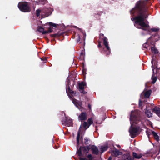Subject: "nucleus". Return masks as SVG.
I'll list each match as a JSON object with an SVG mask.
<instances>
[{"label":"nucleus","instance_id":"nucleus-2","mask_svg":"<svg viewBox=\"0 0 160 160\" xmlns=\"http://www.w3.org/2000/svg\"><path fill=\"white\" fill-rule=\"evenodd\" d=\"M140 112L138 110L134 111H132L131 114L130 120L131 127L129 130L130 135L132 138H134L137 135L139 129V127H133L134 123L137 124L138 121L140 120Z\"/></svg>","mask_w":160,"mask_h":160},{"label":"nucleus","instance_id":"nucleus-41","mask_svg":"<svg viewBox=\"0 0 160 160\" xmlns=\"http://www.w3.org/2000/svg\"><path fill=\"white\" fill-rule=\"evenodd\" d=\"M101 46V45L100 44L98 45V47H100Z\"/></svg>","mask_w":160,"mask_h":160},{"label":"nucleus","instance_id":"nucleus-29","mask_svg":"<svg viewBox=\"0 0 160 160\" xmlns=\"http://www.w3.org/2000/svg\"><path fill=\"white\" fill-rule=\"evenodd\" d=\"M152 83L153 84L154 83L157 81V78L156 76H154L153 75L152 77Z\"/></svg>","mask_w":160,"mask_h":160},{"label":"nucleus","instance_id":"nucleus-27","mask_svg":"<svg viewBox=\"0 0 160 160\" xmlns=\"http://www.w3.org/2000/svg\"><path fill=\"white\" fill-rule=\"evenodd\" d=\"M149 47V45L147 43H144L142 46V49H148Z\"/></svg>","mask_w":160,"mask_h":160},{"label":"nucleus","instance_id":"nucleus-22","mask_svg":"<svg viewBox=\"0 0 160 160\" xmlns=\"http://www.w3.org/2000/svg\"><path fill=\"white\" fill-rule=\"evenodd\" d=\"M151 92L152 91L150 90L146 91L144 93L145 97L146 98H149L151 95Z\"/></svg>","mask_w":160,"mask_h":160},{"label":"nucleus","instance_id":"nucleus-38","mask_svg":"<svg viewBox=\"0 0 160 160\" xmlns=\"http://www.w3.org/2000/svg\"><path fill=\"white\" fill-rule=\"evenodd\" d=\"M108 160H112V158L111 157H109L108 158Z\"/></svg>","mask_w":160,"mask_h":160},{"label":"nucleus","instance_id":"nucleus-20","mask_svg":"<svg viewBox=\"0 0 160 160\" xmlns=\"http://www.w3.org/2000/svg\"><path fill=\"white\" fill-rule=\"evenodd\" d=\"M146 133L148 137V138H149V136L150 135L152 134L153 135V132H154V131H152L149 129H147L146 131Z\"/></svg>","mask_w":160,"mask_h":160},{"label":"nucleus","instance_id":"nucleus-23","mask_svg":"<svg viewBox=\"0 0 160 160\" xmlns=\"http://www.w3.org/2000/svg\"><path fill=\"white\" fill-rule=\"evenodd\" d=\"M145 113L148 118L151 117L152 114L150 111L147 110L145 111Z\"/></svg>","mask_w":160,"mask_h":160},{"label":"nucleus","instance_id":"nucleus-17","mask_svg":"<svg viewBox=\"0 0 160 160\" xmlns=\"http://www.w3.org/2000/svg\"><path fill=\"white\" fill-rule=\"evenodd\" d=\"M132 156L133 157H131L133 158V159H134V158L137 159H139L142 156V155L141 154H138L134 152L132 153Z\"/></svg>","mask_w":160,"mask_h":160},{"label":"nucleus","instance_id":"nucleus-36","mask_svg":"<svg viewBox=\"0 0 160 160\" xmlns=\"http://www.w3.org/2000/svg\"><path fill=\"white\" fill-rule=\"evenodd\" d=\"M142 102H141V100L140 99L139 100V106H141L142 105Z\"/></svg>","mask_w":160,"mask_h":160},{"label":"nucleus","instance_id":"nucleus-30","mask_svg":"<svg viewBox=\"0 0 160 160\" xmlns=\"http://www.w3.org/2000/svg\"><path fill=\"white\" fill-rule=\"evenodd\" d=\"M155 58L153 57H152V60L151 61V63L152 64V70L153 72H154V68H153V64H154V61H155Z\"/></svg>","mask_w":160,"mask_h":160},{"label":"nucleus","instance_id":"nucleus-10","mask_svg":"<svg viewBox=\"0 0 160 160\" xmlns=\"http://www.w3.org/2000/svg\"><path fill=\"white\" fill-rule=\"evenodd\" d=\"M90 149H91L93 153L97 155L99 151L97 147L94 145H89Z\"/></svg>","mask_w":160,"mask_h":160},{"label":"nucleus","instance_id":"nucleus-13","mask_svg":"<svg viewBox=\"0 0 160 160\" xmlns=\"http://www.w3.org/2000/svg\"><path fill=\"white\" fill-rule=\"evenodd\" d=\"M79 119L81 121L87 119L86 113L84 112H82L78 116Z\"/></svg>","mask_w":160,"mask_h":160},{"label":"nucleus","instance_id":"nucleus-43","mask_svg":"<svg viewBox=\"0 0 160 160\" xmlns=\"http://www.w3.org/2000/svg\"><path fill=\"white\" fill-rule=\"evenodd\" d=\"M150 38H152V37H150Z\"/></svg>","mask_w":160,"mask_h":160},{"label":"nucleus","instance_id":"nucleus-21","mask_svg":"<svg viewBox=\"0 0 160 160\" xmlns=\"http://www.w3.org/2000/svg\"><path fill=\"white\" fill-rule=\"evenodd\" d=\"M153 111L158 116H160V108H155L153 109Z\"/></svg>","mask_w":160,"mask_h":160},{"label":"nucleus","instance_id":"nucleus-37","mask_svg":"<svg viewBox=\"0 0 160 160\" xmlns=\"http://www.w3.org/2000/svg\"><path fill=\"white\" fill-rule=\"evenodd\" d=\"M41 0V1H42V2H44V3H45L46 2H47L46 0Z\"/></svg>","mask_w":160,"mask_h":160},{"label":"nucleus","instance_id":"nucleus-28","mask_svg":"<svg viewBox=\"0 0 160 160\" xmlns=\"http://www.w3.org/2000/svg\"><path fill=\"white\" fill-rule=\"evenodd\" d=\"M151 51L152 52L155 54L157 53H158V51L157 49H156L154 47H152L151 48Z\"/></svg>","mask_w":160,"mask_h":160},{"label":"nucleus","instance_id":"nucleus-8","mask_svg":"<svg viewBox=\"0 0 160 160\" xmlns=\"http://www.w3.org/2000/svg\"><path fill=\"white\" fill-rule=\"evenodd\" d=\"M103 44L107 50L106 52V54L107 55L109 54L111 52V49L108 46V39L106 37H104V38Z\"/></svg>","mask_w":160,"mask_h":160},{"label":"nucleus","instance_id":"nucleus-9","mask_svg":"<svg viewBox=\"0 0 160 160\" xmlns=\"http://www.w3.org/2000/svg\"><path fill=\"white\" fill-rule=\"evenodd\" d=\"M72 102L76 106L79 110H81L82 107V103L81 102L78 101L76 99L72 98Z\"/></svg>","mask_w":160,"mask_h":160},{"label":"nucleus","instance_id":"nucleus-32","mask_svg":"<svg viewBox=\"0 0 160 160\" xmlns=\"http://www.w3.org/2000/svg\"><path fill=\"white\" fill-rule=\"evenodd\" d=\"M152 31L156 32L159 30V29L158 28H152L151 29Z\"/></svg>","mask_w":160,"mask_h":160},{"label":"nucleus","instance_id":"nucleus-42","mask_svg":"<svg viewBox=\"0 0 160 160\" xmlns=\"http://www.w3.org/2000/svg\"><path fill=\"white\" fill-rule=\"evenodd\" d=\"M102 36H103V34H102Z\"/></svg>","mask_w":160,"mask_h":160},{"label":"nucleus","instance_id":"nucleus-4","mask_svg":"<svg viewBox=\"0 0 160 160\" xmlns=\"http://www.w3.org/2000/svg\"><path fill=\"white\" fill-rule=\"evenodd\" d=\"M90 126H89L88 123L86 122H83L82 125H81L80 128L78 131L77 137V145L78 147L80 143H82L83 142V138L82 137H80V132L82 128H83L85 130H86Z\"/></svg>","mask_w":160,"mask_h":160},{"label":"nucleus","instance_id":"nucleus-14","mask_svg":"<svg viewBox=\"0 0 160 160\" xmlns=\"http://www.w3.org/2000/svg\"><path fill=\"white\" fill-rule=\"evenodd\" d=\"M112 154L115 157L118 155H121L122 154V152H120L119 150L115 149L112 152Z\"/></svg>","mask_w":160,"mask_h":160},{"label":"nucleus","instance_id":"nucleus-26","mask_svg":"<svg viewBox=\"0 0 160 160\" xmlns=\"http://www.w3.org/2000/svg\"><path fill=\"white\" fill-rule=\"evenodd\" d=\"M88 123L89 126H90L92 124L93 122V121L92 120V118H89L88 120Z\"/></svg>","mask_w":160,"mask_h":160},{"label":"nucleus","instance_id":"nucleus-18","mask_svg":"<svg viewBox=\"0 0 160 160\" xmlns=\"http://www.w3.org/2000/svg\"><path fill=\"white\" fill-rule=\"evenodd\" d=\"M87 157L88 158V160L86 158H79L80 160H93V158L92 157V155L91 154H88Z\"/></svg>","mask_w":160,"mask_h":160},{"label":"nucleus","instance_id":"nucleus-12","mask_svg":"<svg viewBox=\"0 0 160 160\" xmlns=\"http://www.w3.org/2000/svg\"><path fill=\"white\" fill-rule=\"evenodd\" d=\"M122 160H133V158L130 156L129 153H127L124 154L122 157Z\"/></svg>","mask_w":160,"mask_h":160},{"label":"nucleus","instance_id":"nucleus-40","mask_svg":"<svg viewBox=\"0 0 160 160\" xmlns=\"http://www.w3.org/2000/svg\"><path fill=\"white\" fill-rule=\"evenodd\" d=\"M117 147H120V146L119 145H117Z\"/></svg>","mask_w":160,"mask_h":160},{"label":"nucleus","instance_id":"nucleus-35","mask_svg":"<svg viewBox=\"0 0 160 160\" xmlns=\"http://www.w3.org/2000/svg\"><path fill=\"white\" fill-rule=\"evenodd\" d=\"M40 59L42 60V61H45L46 60V58H40Z\"/></svg>","mask_w":160,"mask_h":160},{"label":"nucleus","instance_id":"nucleus-33","mask_svg":"<svg viewBox=\"0 0 160 160\" xmlns=\"http://www.w3.org/2000/svg\"><path fill=\"white\" fill-rule=\"evenodd\" d=\"M84 141H85L84 143L85 144H87L89 143L88 142L89 141V140L87 138H85L84 139Z\"/></svg>","mask_w":160,"mask_h":160},{"label":"nucleus","instance_id":"nucleus-31","mask_svg":"<svg viewBox=\"0 0 160 160\" xmlns=\"http://www.w3.org/2000/svg\"><path fill=\"white\" fill-rule=\"evenodd\" d=\"M76 37H77V42H79L80 41V36L79 34H77L76 35Z\"/></svg>","mask_w":160,"mask_h":160},{"label":"nucleus","instance_id":"nucleus-5","mask_svg":"<svg viewBox=\"0 0 160 160\" xmlns=\"http://www.w3.org/2000/svg\"><path fill=\"white\" fill-rule=\"evenodd\" d=\"M18 7L20 10L22 12H28L30 11V7L27 2H19L18 4Z\"/></svg>","mask_w":160,"mask_h":160},{"label":"nucleus","instance_id":"nucleus-7","mask_svg":"<svg viewBox=\"0 0 160 160\" xmlns=\"http://www.w3.org/2000/svg\"><path fill=\"white\" fill-rule=\"evenodd\" d=\"M52 10V8L49 7L43 9L41 11L42 15H45V17H47L51 14Z\"/></svg>","mask_w":160,"mask_h":160},{"label":"nucleus","instance_id":"nucleus-24","mask_svg":"<svg viewBox=\"0 0 160 160\" xmlns=\"http://www.w3.org/2000/svg\"><path fill=\"white\" fill-rule=\"evenodd\" d=\"M67 87H68V91L71 94L72 96H75V94L76 93V92L75 91H72V90H70V87L68 86H67Z\"/></svg>","mask_w":160,"mask_h":160},{"label":"nucleus","instance_id":"nucleus-6","mask_svg":"<svg viewBox=\"0 0 160 160\" xmlns=\"http://www.w3.org/2000/svg\"><path fill=\"white\" fill-rule=\"evenodd\" d=\"M90 150L89 145L86 147H80L77 152L78 155L80 157L82 156V153L87 154Z\"/></svg>","mask_w":160,"mask_h":160},{"label":"nucleus","instance_id":"nucleus-11","mask_svg":"<svg viewBox=\"0 0 160 160\" xmlns=\"http://www.w3.org/2000/svg\"><path fill=\"white\" fill-rule=\"evenodd\" d=\"M86 85V83L84 82H81L78 83V86L79 87V91L82 93H85L83 89L85 87Z\"/></svg>","mask_w":160,"mask_h":160},{"label":"nucleus","instance_id":"nucleus-34","mask_svg":"<svg viewBox=\"0 0 160 160\" xmlns=\"http://www.w3.org/2000/svg\"><path fill=\"white\" fill-rule=\"evenodd\" d=\"M40 12V11L39 10H36V15L38 17L39 16Z\"/></svg>","mask_w":160,"mask_h":160},{"label":"nucleus","instance_id":"nucleus-16","mask_svg":"<svg viewBox=\"0 0 160 160\" xmlns=\"http://www.w3.org/2000/svg\"><path fill=\"white\" fill-rule=\"evenodd\" d=\"M64 115L66 118V123L67 124L68 126H70L72 125V121L71 119H70L67 116H66L65 113H64Z\"/></svg>","mask_w":160,"mask_h":160},{"label":"nucleus","instance_id":"nucleus-25","mask_svg":"<svg viewBox=\"0 0 160 160\" xmlns=\"http://www.w3.org/2000/svg\"><path fill=\"white\" fill-rule=\"evenodd\" d=\"M153 133V135L154 137V139L156 140L158 142L159 141V136L155 132Z\"/></svg>","mask_w":160,"mask_h":160},{"label":"nucleus","instance_id":"nucleus-15","mask_svg":"<svg viewBox=\"0 0 160 160\" xmlns=\"http://www.w3.org/2000/svg\"><path fill=\"white\" fill-rule=\"evenodd\" d=\"M73 27L77 29V30L78 31V32H79L81 34L83 35V42L85 43V38L86 37V34L84 32H83L81 29L78 28L77 27L75 26H73Z\"/></svg>","mask_w":160,"mask_h":160},{"label":"nucleus","instance_id":"nucleus-3","mask_svg":"<svg viewBox=\"0 0 160 160\" xmlns=\"http://www.w3.org/2000/svg\"><path fill=\"white\" fill-rule=\"evenodd\" d=\"M46 24L47 25H48L49 26L48 30L44 31L43 28L41 27H39L37 29V31L42 33L43 34L49 33L53 32L52 29H55L59 26L58 24L52 22H49Z\"/></svg>","mask_w":160,"mask_h":160},{"label":"nucleus","instance_id":"nucleus-1","mask_svg":"<svg viewBox=\"0 0 160 160\" xmlns=\"http://www.w3.org/2000/svg\"><path fill=\"white\" fill-rule=\"evenodd\" d=\"M147 2V1L140 0L138 2L135 8L130 11L132 17L135 16V18H132V21L135 20L134 25L137 28L141 29L147 32H150V30L149 25L148 23L144 22L145 20L148 17L146 12L147 8L145 6Z\"/></svg>","mask_w":160,"mask_h":160},{"label":"nucleus","instance_id":"nucleus-39","mask_svg":"<svg viewBox=\"0 0 160 160\" xmlns=\"http://www.w3.org/2000/svg\"><path fill=\"white\" fill-rule=\"evenodd\" d=\"M91 105H88V107H89V108L91 109Z\"/></svg>","mask_w":160,"mask_h":160},{"label":"nucleus","instance_id":"nucleus-19","mask_svg":"<svg viewBox=\"0 0 160 160\" xmlns=\"http://www.w3.org/2000/svg\"><path fill=\"white\" fill-rule=\"evenodd\" d=\"M108 148V146L107 145L102 146L100 149L101 153H102L106 151Z\"/></svg>","mask_w":160,"mask_h":160}]
</instances>
